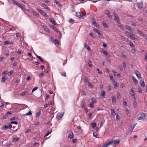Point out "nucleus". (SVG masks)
Wrapping results in <instances>:
<instances>
[{
	"label": "nucleus",
	"mask_w": 147,
	"mask_h": 147,
	"mask_svg": "<svg viewBox=\"0 0 147 147\" xmlns=\"http://www.w3.org/2000/svg\"><path fill=\"white\" fill-rule=\"evenodd\" d=\"M11 124H14L17 125L18 124V123L16 121H12L11 122Z\"/></svg>",
	"instance_id": "58"
},
{
	"label": "nucleus",
	"mask_w": 147,
	"mask_h": 147,
	"mask_svg": "<svg viewBox=\"0 0 147 147\" xmlns=\"http://www.w3.org/2000/svg\"><path fill=\"white\" fill-rule=\"evenodd\" d=\"M105 13L106 14H107L108 16L110 14V12L108 10H106L105 11Z\"/></svg>",
	"instance_id": "46"
},
{
	"label": "nucleus",
	"mask_w": 147,
	"mask_h": 147,
	"mask_svg": "<svg viewBox=\"0 0 147 147\" xmlns=\"http://www.w3.org/2000/svg\"><path fill=\"white\" fill-rule=\"evenodd\" d=\"M92 127L93 128H94L96 127V123H92L91 124Z\"/></svg>",
	"instance_id": "39"
},
{
	"label": "nucleus",
	"mask_w": 147,
	"mask_h": 147,
	"mask_svg": "<svg viewBox=\"0 0 147 147\" xmlns=\"http://www.w3.org/2000/svg\"><path fill=\"white\" fill-rule=\"evenodd\" d=\"M130 94L131 96H135L136 93L134 92V90L133 89V88H131V89L130 91Z\"/></svg>",
	"instance_id": "15"
},
{
	"label": "nucleus",
	"mask_w": 147,
	"mask_h": 147,
	"mask_svg": "<svg viewBox=\"0 0 147 147\" xmlns=\"http://www.w3.org/2000/svg\"><path fill=\"white\" fill-rule=\"evenodd\" d=\"M64 113H58L57 115L56 118L57 119L60 120L63 116Z\"/></svg>",
	"instance_id": "5"
},
{
	"label": "nucleus",
	"mask_w": 147,
	"mask_h": 147,
	"mask_svg": "<svg viewBox=\"0 0 147 147\" xmlns=\"http://www.w3.org/2000/svg\"><path fill=\"white\" fill-rule=\"evenodd\" d=\"M102 24L103 26H104V27H105L107 28L108 27V25L106 23H102Z\"/></svg>",
	"instance_id": "42"
},
{
	"label": "nucleus",
	"mask_w": 147,
	"mask_h": 147,
	"mask_svg": "<svg viewBox=\"0 0 147 147\" xmlns=\"http://www.w3.org/2000/svg\"><path fill=\"white\" fill-rule=\"evenodd\" d=\"M112 141L110 140L109 142H106L103 146L102 147H107L110 145L112 144Z\"/></svg>",
	"instance_id": "8"
},
{
	"label": "nucleus",
	"mask_w": 147,
	"mask_h": 147,
	"mask_svg": "<svg viewBox=\"0 0 147 147\" xmlns=\"http://www.w3.org/2000/svg\"><path fill=\"white\" fill-rule=\"evenodd\" d=\"M32 12L33 13V14L34 15L36 16V17H38L39 16V14H38L37 13L36 11H32Z\"/></svg>",
	"instance_id": "29"
},
{
	"label": "nucleus",
	"mask_w": 147,
	"mask_h": 147,
	"mask_svg": "<svg viewBox=\"0 0 147 147\" xmlns=\"http://www.w3.org/2000/svg\"><path fill=\"white\" fill-rule=\"evenodd\" d=\"M121 96L120 94V93L119 92H117V98L119 99L121 98Z\"/></svg>",
	"instance_id": "33"
},
{
	"label": "nucleus",
	"mask_w": 147,
	"mask_h": 147,
	"mask_svg": "<svg viewBox=\"0 0 147 147\" xmlns=\"http://www.w3.org/2000/svg\"><path fill=\"white\" fill-rule=\"evenodd\" d=\"M140 83V84H141V86H142V87L143 88L145 87V84L144 81H143V80L141 81Z\"/></svg>",
	"instance_id": "18"
},
{
	"label": "nucleus",
	"mask_w": 147,
	"mask_h": 147,
	"mask_svg": "<svg viewBox=\"0 0 147 147\" xmlns=\"http://www.w3.org/2000/svg\"><path fill=\"white\" fill-rule=\"evenodd\" d=\"M36 57L38 58L40 61L42 62H44V61H43V60L41 58V57L39 56H38V55H36Z\"/></svg>",
	"instance_id": "26"
},
{
	"label": "nucleus",
	"mask_w": 147,
	"mask_h": 147,
	"mask_svg": "<svg viewBox=\"0 0 147 147\" xmlns=\"http://www.w3.org/2000/svg\"><path fill=\"white\" fill-rule=\"evenodd\" d=\"M96 70L98 71V72L99 74H101L102 73V72L99 70V69H96Z\"/></svg>",
	"instance_id": "61"
},
{
	"label": "nucleus",
	"mask_w": 147,
	"mask_h": 147,
	"mask_svg": "<svg viewBox=\"0 0 147 147\" xmlns=\"http://www.w3.org/2000/svg\"><path fill=\"white\" fill-rule=\"evenodd\" d=\"M89 35L93 38H94L95 37V36H94L93 33H90Z\"/></svg>",
	"instance_id": "63"
},
{
	"label": "nucleus",
	"mask_w": 147,
	"mask_h": 147,
	"mask_svg": "<svg viewBox=\"0 0 147 147\" xmlns=\"http://www.w3.org/2000/svg\"><path fill=\"white\" fill-rule=\"evenodd\" d=\"M125 112H126V114H127V115H128V114L129 113V110L127 109H126V110H125Z\"/></svg>",
	"instance_id": "53"
},
{
	"label": "nucleus",
	"mask_w": 147,
	"mask_h": 147,
	"mask_svg": "<svg viewBox=\"0 0 147 147\" xmlns=\"http://www.w3.org/2000/svg\"><path fill=\"white\" fill-rule=\"evenodd\" d=\"M8 128V125H4L3 127H1V129L2 130L5 131L6 129Z\"/></svg>",
	"instance_id": "21"
},
{
	"label": "nucleus",
	"mask_w": 147,
	"mask_h": 147,
	"mask_svg": "<svg viewBox=\"0 0 147 147\" xmlns=\"http://www.w3.org/2000/svg\"><path fill=\"white\" fill-rule=\"evenodd\" d=\"M102 94L101 95V97H104L105 96L106 93L104 91L102 92Z\"/></svg>",
	"instance_id": "31"
},
{
	"label": "nucleus",
	"mask_w": 147,
	"mask_h": 147,
	"mask_svg": "<svg viewBox=\"0 0 147 147\" xmlns=\"http://www.w3.org/2000/svg\"><path fill=\"white\" fill-rule=\"evenodd\" d=\"M137 104L136 102V100H134V103L133 104V107L134 108H136L137 107Z\"/></svg>",
	"instance_id": "25"
},
{
	"label": "nucleus",
	"mask_w": 147,
	"mask_h": 147,
	"mask_svg": "<svg viewBox=\"0 0 147 147\" xmlns=\"http://www.w3.org/2000/svg\"><path fill=\"white\" fill-rule=\"evenodd\" d=\"M93 24H94L95 26L97 28H99V26L97 22H96V21H94L93 22Z\"/></svg>",
	"instance_id": "28"
},
{
	"label": "nucleus",
	"mask_w": 147,
	"mask_h": 147,
	"mask_svg": "<svg viewBox=\"0 0 147 147\" xmlns=\"http://www.w3.org/2000/svg\"><path fill=\"white\" fill-rule=\"evenodd\" d=\"M92 114L90 113H89L88 114V119H91V118L92 117Z\"/></svg>",
	"instance_id": "41"
},
{
	"label": "nucleus",
	"mask_w": 147,
	"mask_h": 147,
	"mask_svg": "<svg viewBox=\"0 0 147 147\" xmlns=\"http://www.w3.org/2000/svg\"><path fill=\"white\" fill-rule=\"evenodd\" d=\"M146 114L144 113H141L138 115V120L143 119L145 118Z\"/></svg>",
	"instance_id": "1"
},
{
	"label": "nucleus",
	"mask_w": 147,
	"mask_h": 147,
	"mask_svg": "<svg viewBox=\"0 0 147 147\" xmlns=\"http://www.w3.org/2000/svg\"><path fill=\"white\" fill-rule=\"evenodd\" d=\"M132 79L133 81L136 84H138V80L135 78H134V76L132 77Z\"/></svg>",
	"instance_id": "27"
},
{
	"label": "nucleus",
	"mask_w": 147,
	"mask_h": 147,
	"mask_svg": "<svg viewBox=\"0 0 147 147\" xmlns=\"http://www.w3.org/2000/svg\"><path fill=\"white\" fill-rule=\"evenodd\" d=\"M86 16V14L83 13L82 12L81 13V15L80 16V19H83Z\"/></svg>",
	"instance_id": "12"
},
{
	"label": "nucleus",
	"mask_w": 147,
	"mask_h": 147,
	"mask_svg": "<svg viewBox=\"0 0 147 147\" xmlns=\"http://www.w3.org/2000/svg\"><path fill=\"white\" fill-rule=\"evenodd\" d=\"M113 14L115 16L114 20L117 23L119 22V20L118 18V15L115 12L113 13Z\"/></svg>",
	"instance_id": "6"
},
{
	"label": "nucleus",
	"mask_w": 147,
	"mask_h": 147,
	"mask_svg": "<svg viewBox=\"0 0 147 147\" xmlns=\"http://www.w3.org/2000/svg\"><path fill=\"white\" fill-rule=\"evenodd\" d=\"M41 114V113L40 111L38 112L36 114V117H39Z\"/></svg>",
	"instance_id": "52"
},
{
	"label": "nucleus",
	"mask_w": 147,
	"mask_h": 147,
	"mask_svg": "<svg viewBox=\"0 0 147 147\" xmlns=\"http://www.w3.org/2000/svg\"><path fill=\"white\" fill-rule=\"evenodd\" d=\"M93 136L94 137L97 138V134L96 132H94L93 133Z\"/></svg>",
	"instance_id": "59"
},
{
	"label": "nucleus",
	"mask_w": 147,
	"mask_h": 147,
	"mask_svg": "<svg viewBox=\"0 0 147 147\" xmlns=\"http://www.w3.org/2000/svg\"><path fill=\"white\" fill-rule=\"evenodd\" d=\"M84 47L88 50H90V48L87 44L85 43L84 45Z\"/></svg>",
	"instance_id": "24"
},
{
	"label": "nucleus",
	"mask_w": 147,
	"mask_h": 147,
	"mask_svg": "<svg viewBox=\"0 0 147 147\" xmlns=\"http://www.w3.org/2000/svg\"><path fill=\"white\" fill-rule=\"evenodd\" d=\"M28 94V92L27 91H25L24 92H23L20 94V96H23L27 94Z\"/></svg>",
	"instance_id": "30"
},
{
	"label": "nucleus",
	"mask_w": 147,
	"mask_h": 147,
	"mask_svg": "<svg viewBox=\"0 0 147 147\" xmlns=\"http://www.w3.org/2000/svg\"><path fill=\"white\" fill-rule=\"evenodd\" d=\"M55 42H54V43H57L58 45H60L59 42V41L57 39H55Z\"/></svg>",
	"instance_id": "44"
},
{
	"label": "nucleus",
	"mask_w": 147,
	"mask_h": 147,
	"mask_svg": "<svg viewBox=\"0 0 147 147\" xmlns=\"http://www.w3.org/2000/svg\"><path fill=\"white\" fill-rule=\"evenodd\" d=\"M44 30L45 31L47 32H49V29L46 26H45V27L44 28Z\"/></svg>",
	"instance_id": "40"
},
{
	"label": "nucleus",
	"mask_w": 147,
	"mask_h": 147,
	"mask_svg": "<svg viewBox=\"0 0 147 147\" xmlns=\"http://www.w3.org/2000/svg\"><path fill=\"white\" fill-rule=\"evenodd\" d=\"M94 107V104L92 102L89 105V107H90L93 108Z\"/></svg>",
	"instance_id": "49"
},
{
	"label": "nucleus",
	"mask_w": 147,
	"mask_h": 147,
	"mask_svg": "<svg viewBox=\"0 0 147 147\" xmlns=\"http://www.w3.org/2000/svg\"><path fill=\"white\" fill-rule=\"evenodd\" d=\"M13 73V71H11L10 72H9L8 73V75L9 76H11L12 74Z\"/></svg>",
	"instance_id": "47"
},
{
	"label": "nucleus",
	"mask_w": 147,
	"mask_h": 147,
	"mask_svg": "<svg viewBox=\"0 0 147 147\" xmlns=\"http://www.w3.org/2000/svg\"><path fill=\"white\" fill-rule=\"evenodd\" d=\"M109 76H110V80H112V81H113V80H114L113 78V77L111 74H109Z\"/></svg>",
	"instance_id": "55"
},
{
	"label": "nucleus",
	"mask_w": 147,
	"mask_h": 147,
	"mask_svg": "<svg viewBox=\"0 0 147 147\" xmlns=\"http://www.w3.org/2000/svg\"><path fill=\"white\" fill-rule=\"evenodd\" d=\"M125 28L129 30L130 31L131 30V27L128 25H126Z\"/></svg>",
	"instance_id": "35"
},
{
	"label": "nucleus",
	"mask_w": 147,
	"mask_h": 147,
	"mask_svg": "<svg viewBox=\"0 0 147 147\" xmlns=\"http://www.w3.org/2000/svg\"><path fill=\"white\" fill-rule=\"evenodd\" d=\"M137 4L138 6V8L140 9H141L143 7V2H140L138 3Z\"/></svg>",
	"instance_id": "14"
},
{
	"label": "nucleus",
	"mask_w": 147,
	"mask_h": 147,
	"mask_svg": "<svg viewBox=\"0 0 147 147\" xmlns=\"http://www.w3.org/2000/svg\"><path fill=\"white\" fill-rule=\"evenodd\" d=\"M52 28L56 32H57V29L55 27L53 26H52Z\"/></svg>",
	"instance_id": "54"
},
{
	"label": "nucleus",
	"mask_w": 147,
	"mask_h": 147,
	"mask_svg": "<svg viewBox=\"0 0 147 147\" xmlns=\"http://www.w3.org/2000/svg\"><path fill=\"white\" fill-rule=\"evenodd\" d=\"M22 58L23 59H28V57L27 56L24 55L22 56Z\"/></svg>",
	"instance_id": "51"
},
{
	"label": "nucleus",
	"mask_w": 147,
	"mask_h": 147,
	"mask_svg": "<svg viewBox=\"0 0 147 147\" xmlns=\"http://www.w3.org/2000/svg\"><path fill=\"white\" fill-rule=\"evenodd\" d=\"M81 13L80 12L76 13V16L80 18V16L81 15Z\"/></svg>",
	"instance_id": "43"
},
{
	"label": "nucleus",
	"mask_w": 147,
	"mask_h": 147,
	"mask_svg": "<svg viewBox=\"0 0 147 147\" xmlns=\"http://www.w3.org/2000/svg\"><path fill=\"white\" fill-rule=\"evenodd\" d=\"M111 115H114V113H115V109H111Z\"/></svg>",
	"instance_id": "32"
},
{
	"label": "nucleus",
	"mask_w": 147,
	"mask_h": 147,
	"mask_svg": "<svg viewBox=\"0 0 147 147\" xmlns=\"http://www.w3.org/2000/svg\"><path fill=\"white\" fill-rule=\"evenodd\" d=\"M141 36L145 37L146 39L147 40V35L146 34H143V35H141Z\"/></svg>",
	"instance_id": "62"
},
{
	"label": "nucleus",
	"mask_w": 147,
	"mask_h": 147,
	"mask_svg": "<svg viewBox=\"0 0 147 147\" xmlns=\"http://www.w3.org/2000/svg\"><path fill=\"white\" fill-rule=\"evenodd\" d=\"M121 39L122 40L125 41H127L128 40L127 38L123 36H122L121 37Z\"/></svg>",
	"instance_id": "36"
},
{
	"label": "nucleus",
	"mask_w": 147,
	"mask_h": 147,
	"mask_svg": "<svg viewBox=\"0 0 147 147\" xmlns=\"http://www.w3.org/2000/svg\"><path fill=\"white\" fill-rule=\"evenodd\" d=\"M112 82H113V84L114 85L115 87V88H117V87L118 85L117 83L115 80H113Z\"/></svg>",
	"instance_id": "20"
},
{
	"label": "nucleus",
	"mask_w": 147,
	"mask_h": 147,
	"mask_svg": "<svg viewBox=\"0 0 147 147\" xmlns=\"http://www.w3.org/2000/svg\"><path fill=\"white\" fill-rule=\"evenodd\" d=\"M85 82L87 83L88 82V78H86L84 79V80Z\"/></svg>",
	"instance_id": "64"
},
{
	"label": "nucleus",
	"mask_w": 147,
	"mask_h": 147,
	"mask_svg": "<svg viewBox=\"0 0 147 147\" xmlns=\"http://www.w3.org/2000/svg\"><path fill=\"white\" fill-rule=\"evenodd\" d=\"M91 100L93 102L92 103H94V102H96V101L95 100V98L93 97L91 99Z\"/></svg>",
	"instance_id": "50"
},
{
	"label": "nucleus",
	"mask_w": 147,
	"mask_h": 147,
	"mask_svg": "<svg viewBox=\"0 0 147 147\" xmlns=\"http://www.w3.org/2000/svg\"><path fill=\"white\" fill-rule=\"evenodd\" d=\"M41 6L43 7L44 8H45V9L48 10H50V9L46 5H45V4H44V3H42L41 5Z\"/></svg>",
	"instance_id": "13"
},
{
	"label": "nucleus",
	"mask_w": 147,
	"mask_h": 147,
	"mask_svg": "<svg viewBox=\"0 0 147 147\" xmlns=\"http://www.w3.org/2000/svg\"><path fill=\"white\" fill-rule=\"evenodd\" d=\"M111 141H112V144L113 146H116V145L119 144L120 142V140H116L114 141L113 140H111Z\"/></svg>",
	"instance_id": "2"
},
{
	"label": "nucleus",
	"mask_w": 147,
	"mask_h": 147,
	"mask_svg": "<svg viewBox=\"0 0 147 147\" xmlns=\"http://www.w3.org/2000/svg\"><path fill=\"white\" fill-rule=\"evenodd\" d=\"M44 75V73L43 72H42L39 75V76L41 78V77H42V76H43Z\"/></svg>",
	"instance_id": "56"
},
{
	"label": "nucleus",
	"mask_w": 147,
	"mask_h": 147,
	"mask_svg": "<svg viewBox=\"0 0 147 147\" xmlns=\"http://www.w3.org/2000/svg\"><path fill=\"white\" fill-rule=\"evenodd\" d=\"M88 65L89 67H92V63L91 61H89L88 63Z\"/></svg>",
	"instance_id": "34"
},
{
	"label": "nucleus",
	"mask_w": 147,
	"mask_h": 147,
	"mask_svg": "<svg viewBox=\"0 0 147 147\" xmlns=\"http://www.w3.org/2000/svg\"><path fill=\"white\" fill-rule=\"evenodd\" d=\"M112 103L115 104L116 103V98L115 96H113L111 97Z\"/></svg>",
	"instance_id": "10"
},
{
	"label": "nucleus",
	"mask_w": 147,
	"mask_h": 147,
	"mask_svg": "<svg viewBox=\"0 0 147 147\" xmlns=\"http://www.w3.org/2000/svg\"><path fill=\"white\" fill-rule=\"evenodd\" d=\"M19 139L18 138H13V142H16L18 141Z\"/></svg>",
	"instance_id": "45"
},
{
	"label": "nucleus",
	"mask_w": 147,
	"mask_h": 147,
	"mask_svg": "<svg viewBox=\"0 0 147 147\" xmlns=\"http://www.w3.org/2000/svg\"><path fill=\"white\" fill-rule=\"evenodd\" d=\"M129 36L130 38L133 40H136L135 35L132 33H130Z\"/></svg>",
	"instance_id": "7"
},
{
	"label": "nucleus",
	"mask_w": 147,
	"mask_h": 147,
	"mask_svg": "<svg viewBox=\"0 0 147 147\" xmlns=\"http://www.w3.org/2000/svg\"><path fill=\"white\" fill-rule=\"evenodd\" d=\"M55 3L59 7H62L61 4L59 2L57 1H55Z\"/></svg>",
	"instance_id": "23"
},
{
	"label": "nucleus",
	"mask_w": 147,
	"mask_h": 147,
	"mask_svg": "<svg viewBox=\"0 0 147 147\" xmlns=\"http://www.w3.org/2000/svg\"><path fill=\"white\" fill-rule=\"evenodd\" d=\"M7 76H5L3 77L1 79V81L2 82H4L7 79Z\"/></svg>",
	"instance_id": "19"
},
{
	"label": "nucleus",
	"mask_w": 147,
	"mask_h": 147,
	"mask_svg": "<svg viewBox=\"0 0 147 147\" xmlns=\"http://www.w3.org/2000/svg\"><path fill=\"white\" fill-rule=\"evenodd\" d=\"M135 74L138 79H140L141 78V74L140 72L136 70L135 71Z\"/></svg>",
	"instance_id": "9"
},
{
	"label": "nucleus",
	"mask_w": 147,
	"mask_h": 147,
	"mask_svg": "<svg viewBox=\"0 0 147 147\" xmlns=\"http://www.w3.org/2000/svg\"><path fill=\"white\" fill-rule=\"evenodd\" d=\"M113 74L115 76H117V74H118L115 71H113Z\"/></svg>",
	"instance_id": "60"
},
{
	"label": "nucleus",
	"mask_w": 147,
	"mask_h": 147,
	"mask_svg": "<svg viewBox=\"0 0 147 147\" xmlns=\"http://www.w3.org/2000/svg\"><path fill=\"white\" fill-rule=\"evenodd\" d=\"M119 27L121 29H123L124 28V27L122 24H120L118 25Z\"/></svg>",
	"instance_id": "48"
},
{
	"label": "nucleus",
	"mask_w": 147,
	"mask_h": 147,
	"mask_svg": "<svg viewBox=\"0 0 147 147\" xmlns=\"http://www.w3.org/2000/svg\"><path fill=\"white\" fill-rule=\"evenodd\" d=\"M36 10H38L43 16H45L47 18L48 17L46 13L44 12L41 9H39L38 8L36 9Z\"/></svg>",
	"instance_id": "4"
},
{
	"label": "nucleus",
	"mask_w": 147,
	"mask_h": 147,
	"mask_svg": "<svg viewBox=\"0 0 147 147\" xmlns=\"http://www.w3.org/2000/svg\"><path fill=\"white\" fill-rule=\"evenodd\" d=\"M74 137V134L73 132H71L70 133L68 136V138H70V139H72Z\"/></svg>",
	"instance_id": "16"
},
{
	"label": "nucleus",
	"mask_w": 147,
	"mask_h": 147,
	"mask_svg": "<svg viewBox=\"0 0 147 147\" xmlns=\"http://www.w3.org/2000/svg\"><path fill=\"white\" fill-rule=\"evenodd\" d=\"M38 89V87H35L32 90V93L34 91Z\"/></svg>",
	"instance_id": "57"
},
{
	"label": "nucleus",
	"mask_w": 147,
	"mask_h": 147,
	"mask_svg": "<svg viewBox=\"0 0 147 147\" xmlns=\"http://www.w3.org/2000/svg\"><path fill=\"white\" fill-rule=\"evenodd\" d=\"M102 52L105 55H107V56H108V55H109V54L105 50H103Z\"/></svg>",
	"instance_id": "37"
},
{
	"label": "nucleus",
	"mask_w": 147,
	"mask_h": 147,
	"mask_svg": "<svg viewBox=\"0 0 147 147\" xmlns=\"http://www.w3.org/2000/svg\"><path fill=\"white\" fill-rule=\"evenodd\" d=\"M93 30L94 32H96L98 34V36L99 38L102 39L104 38V37L100 34V32L97 29H96V28H94Z\"/></svg>",
	"instance_id": "3"
},
{
	"label": "nucleus",
	"mask_w": 147,
	"mask_h": 147,
	"mask_svg": "<svg viewBox=\"0 0 147 147\" xmlns=\"http://www.w3.org/2000/svg\"><path fill=\"white\" fill-rule=\"evenodd\" d=\"M50 21L53 25H55L56 23L54 20L53 18H50Z\"/></svg>",
	"instance_id": "17"
},
{
	"label": "nucleus",
	"mask_w": 147,
	"mask_h": 147,
	"mask_svg": "<svg viewBox=\"0 0 147 147\" xmlns=\"http://www.w3.org/2000/svg\"><path fill=\"white\" fill-rule=\"evenodd\" d=\"M15 3L19 7L21 8L22 9H25V8L22 5L20 4L17 1H15Z\"/></svg>",
	"instance_id": "11"
},
{
	"label": "nucleus",
	"mask_w": 147,
	"mask_h": 147,
	"mask_svg": "<svg viewBox=\"0 0 147 147\" xmlns=\"http://www.w3.org/2000/svg\"><path fill=\"white\" fill-rule=\"evenodd\" d=\"M138 32V33L140 34L141 36V35H143L144 34H143L142 32L140 30H137Z\"/></svg>",
	"instance_id": "38"
},
{
	"label": "nucleus",
	"mask_w": 147,
	"mask_h": 147,
	"mask_svg": "<svg viewBox=\"0 0 147 147\" xmlns=\"http://www.w3.org/2000/svg\"><path fill=\"white\" fill-rule=\"evenodd\" d=\"M129 45L130 46H131V47L133 49V50H134V51H135V47L134 46V44L132 42H130Z\"/></svg>",
	"instance_id": "22"
}]
</instances>
